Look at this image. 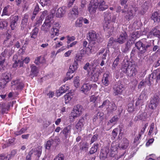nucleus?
Returning a JSON list of instances; mask_svg holds the SVG:
<instances>
[{"mask_svg": "<svg viewBox=\"0 0 160 160\" xmlns=\"http://www.w3.org/2000/svg\"><path fill=\"white\" fill-rule=\"evenodd\" d=\"M121 70L123 72L130 77L135 76L138 73L137 65L135 64H131L128 62L122 65Z\"/></svg>", "mask_w": 160, "mask_h": 160, "instance_id": "1", "label": "nucleus"}, {"mask_svg": "<svg viewBox=\"0 0 160 160\" xmlns=\"http://www.w3.org/2000/svg\"><path fill=\"white\" fill-rule=\"evenodd\" d=\"M136 47L141 53H143L152 46V41H147L146 39L143 38L137 42L135 44Z\"/></svg>", "mask_w": 160, "mask_h": 160, "instance_id": "2", "label": "nucleus"}, {"mask_svg": "<svg viewBox=\"0 0 160 160\" xmlns=\"http://www.w3.org/2000/svg\"><path fill=\"white\" fill-rule=\"evenodd\" d=\"M82 107L79 104L74 106L69 117L70 120L73 121L75 118L79 117L82 114Z\"/></svg>", "mask_w": 160, "mask_h": 160, "instance_id": "3", "label": "nucleus"}, {"mask_svg": "<svg viewBox=\"0 0 160 160\" xmlns=\"http://www.w3.org/2000/svg\"><path fill=\"white\" fill-rule=\"evenodd\" d=\"M42 151V148L39 146L36 147L34 149H32L28 152L26 156V160H31V156L32 154L34 153V154L39 158L41 156Z\"/></svg>", "mask_w": 160, "mask_h": 160, "instance_id": "4", "label": "nucleus"}, {"mask_svg": "<svg viewBox=\"0 0 160 160\" xmlns=\"http://www.w3.org/2000/svg\"><path fill=\"white\" fill-rule=\"evenodd\" d=\"M160 101L159 96L155 94L150 99L149 107L152 109H155L158 106Z\"/></svg>", "mask_w": 160, "mask_h": 160, "instance_id": "5", "label": "nucleus"}, {"mask_svg": "<svg viewBox=\"0 0 160 160\" xmlns=\"http://www.w3.org/2000/svg\"><path fill=\"white\" fill-rule=\"evenodd\" d=\"M96 84H90L89 83L84 84L81 88V91L84 94L86 93L90 89L94 91L97 88Z\"/></svg>", "mask_w": 160, "mask_h": 160, "instance_id": "6", "label": "nucleus"}, {"mask_svg": "<svg viewBox=\"0 0 160 160\" xmlns=\"http://www.w3.org/2000/svg\"><path fill=\"white\" fill-rule=\"evenodd\" d=\"M98 4V0H92L90 3L88 9L90 13H95Z\"/></svg>", "mask_w": 160, "mask_h": 160, "instance_id": "7", "label": "nucleus"}, {"mask_svg": "<svg viewBox=\"0 0 160 160\" xmlns=\"http://www.w3.org/2000/svg\"><path fill=\"white\" fill-rule=\"evenodd\" d=\"M124 89L122 84H115L113 87V94L115 96L121 95Z\"/></svg>", "mask_w": 160, "mask_h": 160, "instance_id": "8", "label": "nucleus"}, {"mask_svg": "<svg viewBox=\"0 0 160 160\" xmlns=\"http://www.w3.org/2000/svg\"><path fill=\"white\" fill-rule=\"evenodd\" d=\"M12 86L14 89L17 90L22 89L23 88L24 84L19 79L13 80L11 82Z\"/></svg>", "mask_w": 160, "mask_h": 160, "instance_id": "9", "label": "nucleus"}, {"mask_svg": "<svg viewBox=\"0 0 160 160\" xmlns=\"http://www.w3.org/2000/svg\"><path fill=\"white\" fill-rule=\"evenodd\" d=\"M99 34L93 30H91L88 32L87 37L88 40L90 41H96L98 39Z\"/></svg>", "mask_w": 160, "mask_h": 160, "instance_id": "10", "label": "nucleus"}, {"mask_svg": "<svg viewBox=\"0 0 160 160\" xmlns=\"http://www.w3.org/2000/svg\"><path fill=\"white\" fill-rule=\"evenodd\" d=\"M59 24L57 23L54 24V26L52 28L50 31V37L52 38L55 36H58L59 34Z\"/></svg>", "mask_w": 160, "mask_h": 160, "instance_id": "11", "label": "nucleus"}, {"mask_svg": "<svg viewBox=\"0 0 160 160\" xmlns=\"http://www.w3.org/2000/svg\"><path fill=\"white\" fill-rule=\"evenodd\" d=\"M109 21H106V22L104 24L103 29L105 31L108 32L109 34H111L113 32L114 28L113 24L109 22Z\"/></svg>", "mask_w": 160, "mask_h": 160, "instance_id": "12", "label": "nucleus"}, {"mask_svg": "<svg viewBox=\"0 0 160 160\" xmlns=\"http://www.w3.org/2000/svg\"><path fill=\"white\" fill-rule=\"evenodd\" d=\"M19 19L18 16L17 15L12 17L10 21V27L12 30L15 29L18 25V21Z\"/></svg>", "mask_w": 160, "mask_h": 160, "instance_id": "13", "label": "nucleus"}, {"mask_svg": "<svg viewBox=\"0 0 160 160\" xmlns=\"http://www.w3.org/2000/svg\"><path fill=\"white\" fill-rule=\"evenodd\" d=\"M110 150L108 147L102 149L100 154V158L102 160L106 159L108 156V154L109 153Z\"/></svg>", "mask_w": 160, "mask_h": 160, "instance_id": "14", "label": "nucleus"}, {"mask_svg": "<svg viewBox=\"0 0 160 160\" xmlns=\"http://www.w3.org/2000/svg\"><path fill=\"white\" fill-rule=\"evenodd\" d=\"M159 27L156 26L153 28L149 33V35L152 37V36L158 37L160 36V31L159 30Z\"/></svg>", "mask_w": 160, "mask_h": 160, "instance_id": "15", "label": "nucleus"}, {"mask_svg": "<svg viewBox=\"0 0 160 160\" xmlns=\"http://www.w3.org/2000/svg\"><path fill=\"white\" fill-rule=\"evenodd\" d=\"M85 124V119L83 117L80 118L75 125V128L78 131H81Z\"/></svg>", "mask_w": 160, "mask_h": 160, "instance_id": "16", "label": "nucleus"}, {"mask_svg": "<svg viewBox=\"0 0 160 160\" xmlns=\"http://www.w3.org/2000/svg\"><path fill=\"white\" fill-rule=\"evenodd\" d=\"M117 108V105L114 102H112L109 103L107 110L108 113H112L115 111Z\"/></svg>", "mask_w": 160, "mask_h": 160, "instance_id": "17", "label": "nucleus"}, {"mask_svg": "<svg viewBox=\"0 0 160 160\" xmlns=\"http://www.w3.org/2000/svg\"><path fill=\"white\" fill-rule=\"evenodd\" d=\"M71 126L70 125L65 127L62 131L61 133H62L64 135L65 138H67L68 136L70 135L71 133Z\"/></svg>", "mask_w": 160, "mask_h": 160, "instance_id": "18", "label": "nucleus"}, {"mask_svg": "<svg viewBox=\"0 0 160 160\" xmlns=\"http://www.w3.org/2000/svg\"><path fill=\"white\" fill-rule=\"evenodd\" d=\"M118 116L117 115L113 116L110 119L107 123L109 129L112 128L113 126V124H114L115 123H116L118 121Z\"/></svg>", "mask_w": 160, "mask_h": 160, "instance_id": "19", "label": "nucleus"}, {"mask_svg": "<svg viewBox=\"0 0 160 160\" xmlns=\"http://www.w3.org/2000/svg\"><path fill=\"white\" fill-rule=\"evenodd\" d=\"M127 37L126 32H124L121 34L119 37L117 39V42L120 44H122L124 42Z\"/></svg>", "mask_w": 160, "mask_h": 160, "instance_id": "20", "label": "nucleus"}, {"mask_svg": "<svg viewBox=\"0 0 160 160\" xmlns=\"http://www.w3.org/2000/svg\"><path fill=\"white\" fill-rule=\"evenodd\" d=\"M11 37V35L9 34L4 40L3 44L6 47H8L13 45L15 40L10 39Z\"/></svg>", "mask_w": 160, "mask_h": 160, "instance_id": "21", "label": "nucleus"}, {"mask_svg": "<svg viewBox=\"0 0 160 160\" xmlns=\"http://www.w3.org/2000/svg\"><path fill=\"white\" fill-rule=\"evenodd\" d=\"M104 113L102 112H99L93 117V122L96 121L101 122L104 118Z\"/></svg>", "mask_w": 160, "mask_h": 160, "instance_id": "22", "label": "nucleus"}, {"mask_svg": "<svg viewBox=\"0 0 160 160\" xmlns=\"http://www.w3.org/2000/svg\"><path fill=\"white\" fill-rule=\"evenodd\" d=\"M109 72H106L103 74V77L102 80V82L105 86H107L109 85Z\"/></svg>", "mask_w": 160, "mask_h": 160, "instance_id": "23", "label": "nucleus"}, {"mask_svg": "<svg viewBox=\"0 0 160 160\" xmlns=\"http://www.w3.org/2000/svg\"><path fill=\"white\" fill-rule=\"evenodd\" d=\"M151 18L154 23H158L160 22V14L157 11L152 13Z\"/></svg>", "mask_w": 160, "mask_h": 160, "instance_id": "24", "label": "nucleus"}, {"mask_svg": "<svg viewBox=\"0 0 160 160\" xmlns=\"http://www.w3.org/2000/svg\"><path fill=\"white\" fill-rule=\"evenodd\" d=\"M47 21H45L44 23L41 27V30L44 31L45 32H48L50 29L52 24V22H49Z\"/></svg>", "mask_w": 160, "mask_h": 160, "instance_id": "25", "label": "nucleus"}, {"mask_svg": "<svg viewBox=\"0 0 160 160\" xmlns=\"http://www.w3.org/2000/svg\"><path fill=\"white\" fill-rule=\"evenodd\" d=\"M83 69L87 70L88 73H92L94 72L95 68L93 67V65L90 64L89 62H87L83 67Z\"/></svg>", "mask_w": 160, "mask_h": 160, "instance_id": "26", "label": "nucleus"}, {"mask_svg": "<svg viewBox=\"0 0 160 160\" xmlns=\"http://www.w3.org/2000/svg\"><path fill=\"white\" fill-rule=\"evenodd\" d=\"M58 144L56 142V140L55 139L53 140H51L47 142L46 144V148L47 149H49L51 146H56Z\"/></svg>", "mask_w": 160, "mask_h": 160, "instance_id": "27", "label": "nucleus"}, {"mask_svg": "<svg viewBox=\"0 0 160 160\" xmlns=\"http://www.w3.org/2000/svg\"><path fill=\"white\" fill-rule=\"evenodd\" d=\"M14 52V51L12 50V48H8L5 49L2 53L4 57H9L12 55Z\"/></svg>", "mask_w": 160, "mask_h": 160, "instance_id": "28", "label": "nucleus"}, {"mask_svg": "<svg viewBox=\"0 0 160 160\" xmlns=\"http://www.w3.org/2000/svg\"><path fill=\"white\" fill-rule=\"evenodd\" d=\"M12 9V7L9 5H7L4 8L2 15L9 16L11 14Z\"/></svg>", "mask_w": 160, "mask_h": 160, "instance_id": "29", "label": "nucleus"}, {"mask_svg": "<svg viewBox=\"0 0 160 160\" xmlns=\"http://www.w3.org/2000/svg\"><path fill=\"white\" fill-rule=\"evenodd\" d=\"M69 88L67 85H65L62 86L60 87L57 92V93L58 94L59 96L61 95L62 93L66 92L69 89Z\"/></svg>", "mask_w": 160, "mask_h": 160, "instance_id": "30", "label": "nucleus"}, {"mask_svg": "<svg viewBox=\"0 0 160 160\" xmlns=\"http://www.w3.org/2000/svg\"><path fill=\"white\" fill-rule=\"evenodd\" d=\"M28 16L27 14H25L22 19L21 25V29L23 30L25 28L27 25V23L28 21Z\"/></svg>", "mask_w": 160, "mask_h": 160, "instance_id": "31", "label": "nucleus"}, {"mask_svg": "<svg viewBox=\"0 0 160 160\" xmlns=\"http://www.w3.org/2000/svg\"><path fill=\"white\" fill-rule=\"evenodd\" d=\"M105 2L103 0H101L98 2V9L100 11H104L108 8V6L105 4Z\"/></svg>", "mask_w": 160, "mask_h": 160, "instance_id": "32", "label": "nucleus"}, {"mask_svg": "<svg viewBox=\"0 0 160 160\" xmlns=\"http://www.w3.org/2000/svg\"><path fill=\"white\" fill-rule=\"evenodd\" d=\"M120 56L121 55L120 54L118 55L114 61L112 65V70H114L116 69V67L118 66L119 62V60Z\"/></svg>", "mask_w": 160, "mask_h": 160, "instance_id": "33", "label": "nucleus"}, {"mask_svg": "<svg viewBox=\"0 0 160 160\" xmlns=\"http://www.w3.org/2000/svg\"><path fill=\"white\" fill-rule=\"evenodd\" d=\"M65 11L62 8L58 9L56 12V17L58 18L62 17L65 14Z\"/></svg>", "mask_w": 160, "mask_h": 160, "instance_id": "34", "label": "nucleus"}, {"mask_svg": "<svg viewBox=\"0 0 160 160\" xmlns=\"http://www.w3.org/2000/svg\"><path fill=\"white\" fill-rule=\"evenodd\" d=\"M39 29L37 27H35L32 29V32L30 33V36L31 38L34 39H35L37 37Z\"/></svg>", "mask_w": 160, "mask_h": 160, "instance_id": "35", "label": "nucleus"}, {"mask_svg": "<svg viewBox=\"0 0 160 160\" xmlns=\"http://www.w3.org/2000/svg\"><path fill=\"white\" fill-rule=\"evenodd\" d=\"M129 144V142L128 140L124 138L122 139V142L121 145V148L122 149H125L127 148Z\"/></svg>", "mask_w": 160, "mask_h": 160, "instance_id": "36", "label": "nucleus"}, {"mask_svg": "<svg viewBox=\"0 0 160 160\" xmlns=\"http://www.w3.org/2000/svg\"><path fill=\"white\" fill-rule=\"evenodd\" d=\"M71 14L74 18L78 17V8L77 6H74L71 12Z\"/></svg>", "mask_w": 160, "mask_h": 160, "instance_id": "37", "label": "nucleus"}, {"mask_svg": "<svg viewBox=\"0 0 160 160\" xmlns=\"http://www.w3.org/2000/svg\"><path fill=\"white\" fill-rule=\"evenodd\" d=\"M6 59H1L0 60V71H2L5 70L7 63L5 62Z\"/></svg>", "mask_w": 160, "mask_h": 160, "instance_id": "38", "label": "nucleus"}, {"mask_svg": "<svg viewBox=\"0 0 160 160\" xmlns=\"http://www.w3.org/2000/svg\"><path fill=\"white\" fill-rule=\"evenodd\" d=\"M126 14L125 16V18L128 21L133 18V15L132 10L128 11Z\"/></svg>", "mask_w": 160, "mask_h": 160, "instance_id": "39", "label": "nucleus"}, {"mask_svg": "<svg viewBox=\"0 0 160 160\" xmlns=\"http://www.w3.org/2000/svg\"><path fill=\"white\" fill-rule=\"evenodd\" d=\"M137 118L140 120L145 121L147 118V114L145 112H142L141 114L138 115Z\"/></svg>", "mask_w": 160, "mask_h": 160, "instance_id": "40", "label": "nucleus"}, {"mask_svg": "<svg viewBox=\"0 0 160 160\" xmlns=\"http://www.w3.org/2000/svg\"><path fill=\"white\" fill-rule=\"evenodd\" d=\"M98 146L99 144L98 143L94 144L89 151V153L90 154L95 153L97 151Z\"/></svg>", "mask_w": 160, "mask_h": 160, "instance_id": "41", "label": "nucleus"}, {"mask_svg": "<svg viewBox=\"0 0 160 160\" xmlns=\"http://www.w3.org/2000/svg\"><path fill=\"white\" fill-rule=\"evenodd\" d=\"M8 25V22L6 20H2L0 21V30H2L6 28Z\"/></svg>", "mask_w": 160, "mask_h": 160, "instance_id": "42", "label": "nucleus"}, {"mask_svg": "<svg viewBox=\"0 0 160 160\" xmlns=\"http://www.w3.org/2000/svg\"><path fill=\"white\" fill-rule=\"evenodd\" d=\"M10 105H8L7 107H5V103H3L2 104L1 113L2 114H4L6 113L7 111L9 110L10 108Z\"/></svg>", "mask_w": 160, "mask_h": 160, "instance_id": "43", "label": "nucleus"}, {"mask_svg": "<svg viewBox=\"0 0 160 160\" xmlns=\"http://www.w3.org/2000/svg\"><path fill=\"white\" fill-rule=\"evenodd\" d=\"M17 153V151L16 150H12L11 153L6 156V160H9L12 158Z\"/></svg>", "mask_w": 160, "mask_h": 160, "instance_id": "44", "label": "nucleus"}, {"mask_svg": "<svg viewBox=\"0 0 160 160\" xmlns=\"http://www.w3.org/2000/svg\"><path fill=\"white\" fill-rule=\"evenodd\" d=\"M100 74V73L98 72L95 73L91 77L92 80L94 82H97L98 80Z\"/></svg>", "mask_w": 160, "mask_h": 160, "instance_id": "45", "label": "nucleus"}, {"mask_svg": "<svg viewBox=\"0 0 160 160\" xmlns=\"http://www.w3.org/2000/svg\"><path fill=\"white\" fill-rule=\"evenodd\" d=\"M78 62H74L73 65H70L69 67V70L70 72H73L78 68Z\"/></svg>", "mask_w": 160, "mask_h": 160, "instance_id": "46", "label": "nucleus"}, {"mask_svg": "<svg viewBox=\"0 0 160 160\" xmlns=\"http://www.w3.org/2000/svg\"><path fill=\"white\" fill-rule=\"evenodd\" d=\"M88 145L87 143H82L80 148V149L82 151H86L88 150Z\"/></svg>", "mask_w": 160, "mask_h": 160, "instance_id": "47", "label": "nucleus"}, {"mask_svg": "<svg viewBox=\"0 0 160 160\" xmlns=\"http://www.w3.org/2000/svg\"><path fill=\"white\" fill-rule=\"evenodd\" d=\"M111 13L107 11L104 13V20L106 21H109L111 19Z\"/></svg>", "mask_w": 160, "mask_h": 160, "instance_id": "48", "label": "nucleus"}, {"mask_svg": "<svg viewBox=\"0 0 160 160\" xmlns=\"http://www.w3.org/2000/svg\"><path fill=\"white\" fill-rule=\"evenodd\" d=\"M73 73L72 72H70L69 70L68 72L67 73L66 77L63 79V82H65L68 80L72 78L73 77Z\"/></svg>", "mask_w": 160, "mask_h": 160, "instance_id": "49", "label": "nucleus"}, {"mask_svg": "<svg viewBox=\"0 0 160 160\" xmlns=\"http://www.w3.org/2000/svg\"><path fill=\"white\" fill-rule=\"evenodd\" d=\"M73 97V94L72 92H71L67 93L64 95L65 99L67 102L70 101Z\"/></svg>", "mask_w": 160, "mask_h": 160, "instance_id": "50", "label": "nucleus"}, {"mask_svg": "<svg viewBox=\"0 0 160 160\" xmlns=\"http://www.w3.org/2000/svg\"><path fill=\"white\" fill-rule=\"evenodd\" d=\"M142 127L140 129V131L138 132V134L141 135L144 134L145 130L147 127L148 126V123H147L145 124H142Z\"/></svg>", "mask_w": 160, "mask_h": 160, "instance_id": "51", "label": "nucleus"}, {"mask_svg": "<svg viewBox=\"0 0 160 160\" xmlns=\"http://www.w3.org/2000/svg\"><path fill=\"white\" fill-rule=\"evenodd\" d=\"M82 57V55L81 53H78L76 54L74 59V62H78V61H81Z\"/></svg>", "mask_w": 160, "mask_h": 160, "instance_id": "52", "label": "nucleus"}, {"mask_svg": "<svg viewBox=\"0 0 160 160\" xmlns=\"http://www.w3.org/2000/svg\"><path fill=\"white\" fill-rule=\"evenodd\" d=\"M31 72H32L31 75H33L35 76H36L38 73V71L37 67L36 66H32L31 67Z\"/></svg>", "mask_w": 160, "mask_h": 160, "instance_id": "53", "label": "nucleus"}, {"mask_svg": "<svg viewBox=\"0 0 160 160\" xmlns=\"http://www.w3.org/2000/svg\"><path fill=\"white\" fill-rule=\"evenodd\" d=\"M3 80L5 81L6 83L8 82L10 80V74L8 73H6L3 75Z\"/></svg>", "mask_w": 160, "mask_h": 160, "instance_id": "54", "label": "nucleus"}, {"mask_svg": "<svg viewBox=\"0 0 160 160\" xmlns=\"http://www.w3.org/2000/svg\"><path fill=\"white\" fill-rule=\"evenodd\" d=\"M79 76H77L74 78L73 81V83L74 86L75 87L78 88L79 86Z\"/></svg>", "mask_w": 160, "mask_h": 160, "instance_id": "55", "label": "nucleus"}, {"mask_svg": "<svg viewBox=\"0 0 160 160\" xmlns=\"http://www.w3.org/2000/svg\"><path fill=\"white\" fill-rule=\"evenodd\" d=\"M82 17H80L75 22V26L77 27H81L82 26Z\"/></svg>", "mask_w": 160, "mask_h": 160, "instance_id": "56", "label": "nucleus"}, {"mask_svg": "<svg viewBox=\"0 0 160 160\" xmlns=\"http://www.w3.org/2000/svg\"><path fill=\"white\" fill-rule=\"evenodd\" d=\"M141 135L138 134V135H137L135 137L133 142L134 143H136V145H138L141 139Z\"/></svg>", "mask_w": 160, "mask_h": 160, "instance_id": "57", "label": "nucleus"}, {"mask_svg": "<svg viewBox=\"0 0 160 160\" xmlns=\"http://www.w3.org/2000/svg\"><path fill=\"white\" fill-rule=\"evenodd\" d=\"M51 121L47 119L44 120L43 122L42 126L44 128H48L51 124Z\"/></svg>", "mask_w": 160, "mask_h": 160, "instance_id": "58", "label": "nucleus"}, {"mask_svg": "<svg viewBox=\"0 0 160 160\" xmlns=\"http://www.w3.org/2000/svg\"><path fill=\"white\" fill-rule=\"evenodd\" d=\"M64 156L63 154L59 153L55 157L53 160H64Z\"/></svg>", "mask_w": 160, "mask_h": 160, "instance_id": "59", "label": "nucleus"}, {"mask_svg": "<svg viewBox=\"0 0 160 160\" xmlns=\"http://www.w3.org/2000/svg\"><path fill=\"white\" fill-rule=\"evenodd\" d=\"M66 38L67 39V43L68 44H69L71 42L74 41L75 39V37L74 36H70L69 35H67L66 36Z\"/></svg>", "mask_w": 160, "mask_h": 160, "instance_id": "60", "label": "nucleus"}, {"mask_svg": "<svg viewBox=\"0 0 160 160\" xmlns=\"http://www.w3.org/2000/svg\"><path fill=\"white\" fill-rule=\"evenodd\" d=\"M128 111L129 112H132L134 111V106L132 103H130L128 104Z\"/></svg>", "mask_w": 160, "mask_h": 160, "instance_id": "61", "label": "nucleus"}, {"mask_svg": "<svg viewBox=\"0 0 160 160\" xmlns=\"http://www.w3.org/2000/svg\"><path fill=\"white\" fill-rule=\"evenodd\" d=\"M154 74L155 76H156L155 74L154 73H152L151 74H149L148 77L147 78L146 81H148L149 83H151V82L153 81V79H155V78H154Z\"/></svg>", "mask_w": 160, "mask_h": 160, "instance_id": "62", "label": "nucleus"}, {"mask_svg": "<svg viewBox=\"0 0 160 160\" xmlns=\"http://www.w3.org/2000/svg\"><path fill=\"white\" fill-rule=\"evenodd\" d=\"M139 33L137 32H134L132 33L131 35V37L133 39V40H135L137 38L139 37Z\"/></svg>", "mask_w": 160, "mask_h": 160, "instance_id": "63", "label": "nucleus"}, {"mask_svg": "<svg viewBox=\"0 0 160 160\" xmlns=\"http://www.w3.org/2000/svg\"><path fill=\"white\" fill-rule=\"evenodd\" d=\"M118 128H114L112 132V138L115 139L118 135Z\"/></svg>", "mask_w": 160, "mask_h": 160, "instance_id": "64", "label": "nucleus"}]
</instances>
